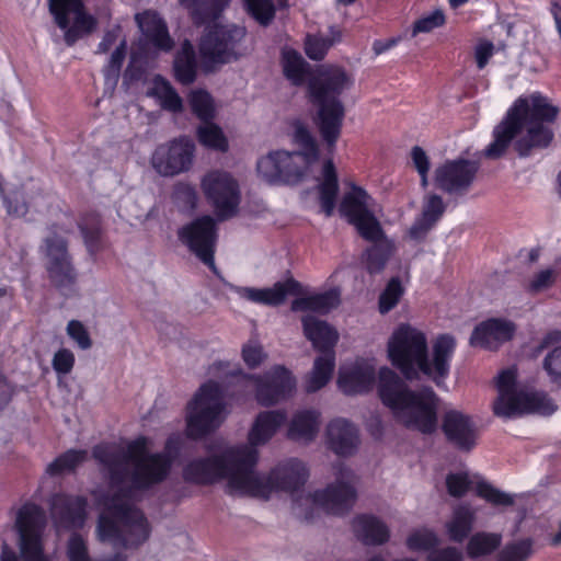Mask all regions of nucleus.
Instances as JSON below:
<instances>
[{"label": "nucleus", "mask_w": 561, "mask_h": 561, "mask_svg": "<svg viewBox=\"0 0 561 561\" xmlns=\"http://www.w3.org/2000/svg\"><path fill=\"white\" fill-rule=\"evenodd\" d=\"M92 454L108 479L98 537L115 548H137L149 538L150 528L144 513L134 505L135 493L162 482L171 460L163 454H149L145 437L129 443L127 448L100 444Z\"/></svg>", "instance_id": "f257e3e1"}, {"label": "nucleus", "mask_w": 561, "mask_h": 561, "mask_svg": "<svg viewBox=\"0 0 561 561\" xmlns=\"http://www.w3.org/2000/svg\"><path fill=\"white\" fill-rule=\"evenodd\" d=\"M279 425V411L260 413L249 433L248 444L225 447L208 444L206 449L210 455L188 461L183 468L184 480L207 485L226 479L231 495L267 499L280 488V477L277 470L268 474L256 471L257 446L265 444Z\"/></svg>", "instance_id": "f03ea898"}, {"label": "nucleus", "mask_w": 561, "mask_h": 561, "mask_svg": "<svg viewBox=\"0 0 561 561\" xmlns=\"http://www.w3.org/2000/svg\"><path fill=\"white\" fill-rule=\"evenodd\" d=\"M558 114L559 108L538 92L518 98L495 126L494 140L485 148L484 157L492 160L501 158L515 138L514 148L519 157H528L534 149L547 148L553 139L549 124Z\"/></svg>", "instance_id": "7ed1b4c3"}, {"label": "nucleus", "mask_w": 561, "mask_h": 561, "mask_svg": "<svg viewBox=\"0 0 561 561\" xmlns=\"http://www.w3.org/2000/svg\"><path fill=\"white\" fill-rule=\"evenodd\" d=\"M455 348V337L440 334L428 353L425 334L410 324L399 325L388 342L391 363L405 379L419 380L422 374L438 387L444 385L449 375V363Z\"/></svg>", "instance_id": "20e7f679"}, {"label": "nucleus", "mask_w": 561, "mask_h": 561, "mask_svg": "<svg viewBox=\"0 0 561 561\" xmlns=\"http://www.w3.org/2000/svg\"><path fill=\"white\" fill-rule=\"evenodd\" d=\"M378 392L383 404L405 427L423 434L436 430L438 397L431 387L410 390L393 370L385 367L379 371Z\"/></svg>", "instance_id": "39448f33"}, {"label": "nucleus", "mask_w": 561, "mask_h": 561, "mask_svg": "<svg viewBox=\"0 0 561 561\" xmlns=\"http://www.w3.org/2000/svg\"><path fill=\"white\" fill-rule=\"evenodd\" d=\"M335 482L322 491L305 494L304 485L309 478L306 463L290 458L283 463V492H289L293 502L301 506V502L312 503L332 515L347 513L356 500L354 488L355 476L342 462L333 466Z\"/></svg>", "instance_id": "423d86ee"}, {"label": "nucleus", "mask_w": 561, "mask_h": 561, "mask_svg": "<svg viewBox=\"0 0 561 561\" xmlns=\"http://www.w3.org/2000/svg\"><path fill=\"white\" fill-rule=\"evenodd\" d=\"M304 332L314 348L323 353L316 358L312 371L306 383L307 392H316L331 379L335 366L333 347L339 340L337 331L327 321L313 316L302 318Z\"/></svg>", "instance_id": "0eeeda50"}, {"label": "nucleus", "mask_w": 561, "mask_h": 561, "mask_svg": "<svg viewBox=\"0 0 561 561\" xmlns=\"http://www.w3.org/2000/svg\"><path fill=\"white\" fill-rule=\"evenodd\" d=\"M515 381L516 373L513 369H505L499 375L496 382L499 396L493 403L495 415L511 419L529 412L550 414L556 410L546 396L517 390Z\"/></svg>", "instance_id": "6e6552de"}, {"label": "nucleus", "mask_w": 561, "mask_h": 561, "mask_svg": "<svg viewBox=\"0 0 561 561\" xmlns=\"http://www.w3.org/2000/svg\"><path fill=\"white\" fill-rule=\"evenodd\" d=\"M225 410L224 392L215 381L204 383L187 404V435L199 438L221 424Z\"/></svg>", "instance_id": "1a4fd4ad"}, {"label": "nucleus", "mask_w": 561, "mask_h": 561, "mask_svg": "<svg viewBox=\"0 0 561 561\" xmlns=\"http://www.w3.org/2000/svg\"><path fill=\"white\" fill-rule=\"evenodd\" d=\"M43 242L47 259L45 267L50 284L62 296H73L77 291L78 273L68 251V241L53 226Z\"/></svg>", "instance_id": "9d476101"}, {"label": "nucleus", "mask_w": 561, "mask_h": 561, "mask_svg": "<svg viewBox=\"0 0 561 561\" xmlns=\"http://www.w3.org/2000/svg\"><path fill=\"white\" fill-rule=\"evenodd\" d=\"M291 140L297 150L286 153L287 160L283 158V183L296 184L301 181L309 167L318 160V145L308 127L300 121L291 123Z\"/></svg>", "instance_id": "9b49d317"}, {"label": "nucleus", "mask_w": 561, "mask_h": 561, "mask_svg": "<svg viewBox=\"0 0 561 561\" xmlns=\"http://www.w3.org/2000/svg\"><path fill=\"white\" fill-rule=\"evenodd\" d=\"M245 36V28L238 25H215L203 35L199 51L211 64H228L240 56L238 50Z\"/></svg>", "instance_id": "f8f14e48"}, {"label": "nucleus", "mask_w": 561, "mask_h": 561, "mask_svg": "<svg viewBox=\"0 0 561 561\" xmlns=\"http://www.w3.org/2000/svg\"><path fill=\"white\" fill-rule=\"evenodd\" d=\"M46 526L45 512L35 504L21 507L16 518L20 553L23 561H47L42 535Z\"/></svg>", "instance_id": "ddd939ff"}, {"label": "nucleus", "mask_w": 561, "mask_h": 561, "mask_svg": "<svg viewBox=\"0 0 561 561\" xmlns=\"http://www.w3.org/2000/svg\"><path fill=\"white\" fill-rule=\"evenodd\" d=\"M202 188L219 220L229 219L237 214L240 191L237 181L229 173L209 172L202 181Z\"/></svg>", "instance_id": "4468645a"}, {"label": "nucleus", "mask_w": 561, "mask_h": 561, "mask_svg": "<svg viewBox=\"0 0 561 561\" xmlns=\"http://www.w3.org/2000/svg\"><path fill=\"white\" fill-rule=\"evenodd\" d=\"M179 239L211 271H216L214 253L217 243L216 221L203 216L179 230Z\"/></svg>", "instance_id": "2eb2a0df"}, {"label": "nucleus", "mask_w": 561, "mask_h": 561, "mask_svg": "<svg viewBox=\"0 0 561 561\" xmlns=\"http://www.w3.org/2000/svg\"><path fill=\"white\" fill-rule=\"evenodd\" d=\"M353 85V77L335 65L320 66L309 81L308 91L313 104H329Z\"/></svg>", "instance_id": "dca6fc26"}, {"label": "nucleus", "mask_w": 561, "mask_h": 561, "mask_svg": "<svg viewBox=\"0 0 561 561\" xmlns=\"http://www.w3.org/2000/svg\"><path fill=\"white\" fill-rule=\"evenodd\" d=\"M194 150V142L185 137L160 145L151 157L152 168L162 176L180 174L190 169Z\"/></svg>", "instance_id": "f3484780"}, {"label": "nucleus", "mask_w": 561, "mask_h": 561, "mask_svg": "<svg viewBox=\"0 0 561 561\" xmlns=\"http://www.w3.org/2000/svg\"><path fill=\"white\" fill-rule=\"evenodd\" d=\"M480 164L477 161L456 159L446 161L435 170V183L449 194H465L473 183Z\"/></svg>", "instance_id": "a211bd4d"}, {"label": "nucleus", "mask_w": 561, "mask_h": 561, "mask_svg": "<svg viewBox=\"0 0 561 561\" xmlns=\"http://www.w3.org/2000/svg\"><path fill=\"white\" fill-rule=\"evenodd\" d=\"M442 430L447 440L461 451H470L477 444V425L470 415L461 411H446L442 420Z\"/></svg>", "instance_id": "6ab92c4d"}, {"label": "nucleus", "mask_w": 561, "mask_h": 561, "mask_svg": "<svg viewBox=\"0 0 561 561\" xmlns=\"http://www.w3.org/2000/svg\"><path fill=\"white\" fill-rule=\"evenodd\" d=\"M87 501L81 496L55 494L50 500V514L57 528L71 529L83 525Z\"/></svg>", "instance_id": "aec40b11"}, {"label": "nucleus", "mask_w": 561, "mask_h": 561, "mask_svg": "<svg viewBox=\"0 0 561 561\" xmlns=\"http://www.w3.org/2000/svg\"><path fill=\"white\" fill-rule=\"evenodd\" d=\"M516 327L513 322L503 319H489L477 325L470 336V345L485 350H497L503 343L510 341Z\"/></svg>", "instance_id": "412c9836"}, {"label": "nucleus", "mask_w": 561, "mask_h": 561, "mask_svg": "<svg viewBox=\"0 0 561 561\" xmlns=\"http://www.w3.org/2000/svg\"><path fill=\"white\" fill-rule=\"evenodd\" d=\"M317 105L319 107L317 121L318 130L329 152L332 153L341 136L345 108L341 100H334L329 104Z\"/></svg>", "instance_id": "4be33fe9"}, {"label": "nucleus", "mask_w": 561, "mask_h": 561, "mask_svg": "<svg viewBox=\"0 0 561 561\" xmlns=\"http://www.w3.org/2000/svg\"><path fill=\"white\" fill-rule=\"evenodd\" d=\"M329 448L339 456L353 455L359 444L357 428L345 419L332 420L325 431Z\"/></svg>", "instance_id": "5701e85b"}, {"label": "nucleus", "mask_w": 561, "mask_h": 561, "mask_svg": "<svg viewBox=\"0 0 561 561\" xmlns=\"http://www.w3.org/2000/svg\"><path fill=\"white\" fill-rule=\"evenodd\" d=\"M374 383L375 369L368 365H355L340 370L337 385L347 396L368 392Z\"/></svg>", "instance_id": "b1692460"}, {"label": "nucleus", "mask_w": 561, "mask_h": 561, "mask_svg": "<svg viewBox=\"0 0 561 561\" xmlns=\"http://www.w3.org/2000/svg\"><path fill=\"white\" fill-rule=\"evenodd\" d=\"M320 426V414L316 410H302L294 414L287 437L298 444L307 445L314 440Z\"/></svg>", "instance_id": "393cba45"}, {"label": "nucleus", "mask_w": 561, "mask_h": 561, "mask_svg": "<svg viewBox=\"0 0 561 561\" xmlns=\"http://www.w3.org/2000/svg\"><path fill=\"white\" fill-rule=\"evenodd\" d=\"M231 0H179L196 26L217 21Z\"/></svg>", "instance_id": "a878e982"}, {"label": "nucleus", "mask_w": 561, "mask_h": 561, "mask_svg": "<svg viewBox=\"0 0 561 561\" xmlns=\"http://www.w3.org/2000/svg\"><path fill=\"white\" fill-rule=\"evenodd\" d=\"M242 378L253 385L257 401L262 405H272L280 398V366L273 367L263 377L242 375Z\"/></svg>", "instance_id": "bb28decb"}, {"label": "nucleus", "mask_w": 561, "mask_h": 561, "mask_svg": "<svg viewBox=\"0 0 561 561\" xmlns=\"http://www.w3.org/2000/svg\"><path fill=\"white\" fill-rule=\"evenodd\" d=\"M373 197L360 186L353 185L352 191L343 196L340 213L352 224L373 214Z\"/></svg>", "instance_id": "cd10ccee"}, {"label": "nucleus", "mask_w": 561, "mask_h": 561, "mask_svg": "<svg viewBox=\"0 0 561 561\" xmlns=\"http://www.w3.org/2000/svg\"><path fill=\"white\" fill-rule=\"evenodd\" d=\"M318 192L321 209L327 217H330L334 211L339 193L337 174L331 159L323 164L322 181L318 185Z\"/></svg>", "instance_id": "c85d7f7f"}, {"label": "nucleus", "mask_w": 561, "mask_h": 561, "mask_svg": "<svg viewBox=\"0 0 561 561\" xmlns=\"http://www.w3.org/2000/svg\"><path fill=\"white\" fill-rule=\"evenodd\" d=\"M354 531L366 545H381L389 539L388 527L374 516L363 515L353 523Z\"/></svg>", "instance_id": "c756f323"}, {"label": "nucleus", "mask_w": 561, "mask_h": 561, "mask_svg": "<svg viewBox=\"0 0 561 561\" xmlns=\"http://www.w3.org/2000/svg\"><path fill=\"white\" fill-rule=\"evenodd\" d=\"M342 38L341 31L334 26L329 28V34H307L304 42L306 55L314 61L323 60L328 51Z\"/></svg>", "instance_id": "7c9ffc66"}, {"label": "nucleus", "mask_w": 561, "mask_h": 561, "mask_svg": "<svg viewBox=\"0 0 561 561\" xmlns=\"http://www.w3.org/2000/svg\"><path fill=\"white\" fill-rule=\"evenodd\" d=\"M340 305V291L331 289L321 294L298 297L291 302L293 311L328 313Z\"/></svg>", "instance_id": "2f4dec72"}, {"label": "nucleus", "mask_w": 561, "mask_h": 561, "mask_svg": "<svg viewBox=\"0 0 561 561\" xmlns=\"http://www.w3.org/2000/svg\"><path fill=\"white\" fill-rule=\"evenodd\" d=\"M394 250L396 245L388 237L373 242L363 253V262L368 273H380L394 253Z\"/></svg>", "instance_id": "473e14b6"}, {"label": "nucleus", "mask_w": 561, "mask_h": 561, "mask_svg": "<svg viewBox=\"0 0 561 561\" xmlns=\"http://www.w3.org/2000/svg\"><path fill=\"white\" fill-rule=\"evenodd\" d=\"M139 27L146 37L159 49L170 50L173 42L169 35L165 23L157 15L136 16Z\"/></svg>", "instance_id": "72a5a7b5"}, {"label": "nucleus", "mask_w": 561, "mask_h": 561, "mask_svg": "<svg viewBox=\"0 0 561 561\" xmlns=\"http://www.w3.org/2000/svg\"><path fill=\"white\" fill-rule=\"evenodd\" d=\"M173 68L176 80L182 84H191L196 79L195 50L188 41L183 43L181 50L176 54Z\"/></svg>", "instance_id": "f704fd0d"}, {"label": "nucleus", "mask_w": 561, "mask_h": 561, "mask_svg": "<svg viewBox=\"0 0 561 561\" xmlns=\"http://www.w3.org/2000/svg\"><path fill=\"white\" fill-rule=\"evenodd\" d=\"M73 23H70V16H67V26L64 31V39L68 46L75 45L84 34H90L96 26V20L84 11V5L72 12Z\"/></svg>", "instance_id": "c9c22d12"}, {"label": "nucleus", "mask_w": 561, "mask_h": 561, "mask_svg": "<svg viewBox=\"0 0 561 561\" xmlns=\"http://www.w3.org/2000/svg\"><path fill=\"white\" fill-rule=\"evenodd\" d=\"M310 65L296 50L283 49V73L295 87H300L306 82Z\"/></svg>", "instance_id": "e433bc0d"}, {"label": "nucleus", "mask_w": 561, "mask_h": 561, "mask_svg": "<svg viewBox=\"0 0 561 561\" xmlns=\"http://www.w3.org/2000/svg\"><path fill=\"white\" fill-rule=\"evenodd\" d=\"M232 290L245 300L264 306H277L280 304V282H276L271 288H255L232 286Z\"/></svg>", "instance_id": "4c0bfd02"}, {"label": "nucleus", "mask_w": 561, "mask_h": 561, "mask_svg": "<svg viewBox=\"0 0 561 561\" xmlns=\"http://www.w3.org/2000/svg\"><path fill=\"white\" fill-rule=\"evenodd\" d=\"M474 522V512L467 505H459L454 510L453 517L447 524L451 540L460 542L471 531Z\"/></svg>", "instance_id": "58836bf2"}, {"label": "nucleus", "mask_w": 561, "mask_h": 561, "mask_svg": "<svg viewBox=\"0 0 561 561\" xmlns=\"http://www.w3.org/2000/svg\"><path fill=\"white\" fill-rule=\"evenodd\" d=\"M84 244L90 254H95L103 247L101 219L96 214H90L82 218L79 224Z\"/></svg>", "instance_id": "ea45409f"}, {"label": "nucleus", "mask_w": 561, "mask_h": 561, "mask_svg": "<svg viewBox=\"0 0 561 561\" xmlns=\"http://www.w3.org/2000/svg\"><path fill=\"white\" fill-rule=\"evenodd\" d=\"M150 94L159 99L161 106L164 110L170 112H181L183 108L182 99L170 82L161 76L154 77Z\"/></svg>", "instance_id": "a19ab883"}, {"label": "nucleus", "mask_w": 561, "mask_h": 561, "mask_svg": "<svg viewBox=\"0 0 561 561\" xmlns=\"http://www.w3.org/2000/svg\"><path fill=\"white\" fill-rule=\"evenodd\" d=\"M502 542V536L495 533H477L474 534L468 545L467 552L471 558L486 556L495 551Z\"/></svg>", "instance_id": "79ce46f5"}, {"label": "nucleus", "mask_w": 561, "mask_h": 561, "mask_svg": "<svg viewBox=\"0 0 561 561\" xmlns=\"http://www.w3.org/2000/svg\"><path fill=\"white\" fill-rule=\"evenodd\" d=\"M87 456L85 450H67L47 466L46 472L50 476L71 472L87 459Z\"/></svg>", "instance_id": "37998d69"}, {"label": "nucleus", "mask_w": 561, "mask_h": 561, "mask_svg": "<svg viewBox=\"0 0 561 561\" xmlns=\"http://www.w3.org/2000/svg\"><path fill=\"white\" fill-rule=\"evenodd\" d=\"M257 175L267 184L275 185L280 181V151L275 150L262 157L256 163Z\"/></svg>", "instance_id": "c03bdc74"}, {"label": "nucleus", "mask_w": 561, "mask_h": 561, "mask_svg": "<svg viewBox=\"0 0 561 561\" xmlns=\"http://www.w3.org/2000/svg\"><path fill=\"white\" fill-rule=\"evenodd\" d=\"M534 540L524 538L508 542L497 553L496 561H527L533 554Z\"/></svg>", "instance_id": "a18cd8bd"}, {"label": "nucleus", "mask_w": 561, "mask_h": 561, "mask_svg": "<svg viewBox=\"0 0 561 561\" xmlns=\"http://www.w3.org/2000/svg\"><path fill=\"white\" fill-rule=\"evenodd\" d=\"M197 137L199 142L205 147L213 148L219 151H226L228 149V141L221 128L216 124L211 123V121L203 123L198 127Z\"/></svg>", "instance_id": "49530a36"}, {"label": "nucleus", "mask_w": 561, "mask_h": 561, "mask_svg": "<svg viewBox=\"0 0 561 561\" xmlns=\"http://www.w3.org/2000/svg\"><path fill=\"white\" fill-rule=\"evenodd\" d=\"M48 11L59 28L67 26V16L83 7L82 0H47Z\"/></svg>", "instance_id": "de8ad7c7"}, {"label": "nucleus", "mask_w": 561, "mask_h": 561, "mask_svg": "<svg viewBox=\"0 0 561 561\" xmlns=\"http://www.w3.org/2000/svg\"><path fill=\"white\" fill-rule=\"evenodd\" d=\"M192 112L203 122L211 121L215 115V108L210 94L203 90L192 92L190 98Z\"/></svg>", "instance_id": "09e8293b"}, {"label": "nucleus", "mask_w": 561, "mask_h": 561, "mask_svg": "<svg viewBox=\"0 0 561 561\" xmlns=\"http://www.w3.org/2000/svg\"><path fill=\"white\" fill-rule=\"evenodd\" d=\"M351 225H353L356 228L358 234L363 239L370 243L387 237L379 220L377 219L374 213L363 218H359L358 220L352 222Z\"/></svg>", "instance_id": "8fccbe9b"}, {"label": "nucleus", "mask_w": 561, "mask_h": 561, "mask_svg": "<svg viewBox=\"0 0 561 561\" xmlns=\"http://www.w3.org/2000/svg\"><path fill=\"white\" fill-rule=\"evenodd\" d=\"M247 12L261 25H268L275 16L272 0H243Z\"/></svg>", "instance_id": "3c124183"}, {"label": "nucleus", "mask_w": 561, "mask_h": 561, "mask_svg": "<svg viewBox=\"0 0 561 561\" xmlns=\"http://www.w3.org/2000/svg\"><path fill=\"white\" fill-rule=\"evenodd\" d=\"M477 494L493 506L507 507L515 504V496L513 494L503 492L486 482L478 483Z\"/></svg>", "instance_id": "603ef678"}, {"label": "nucleus", "mask_w": 561, "mask_h": 561, "mask_svg": "<svg viewBox=\"0 0 561 561\" xmlns=\"http://www.w3.org/2000/svg\"><path fill=\"white\" fill-rule=\"evenodd\" d=\"M126 57V42L123 41L112 53L108 64L103 69L106 84H117L121 69Z\"/></svg>", "instance_id": "864d4df0"}, {"label": "nucleus", "mask_w": 561, "mask_h": 561, "mask_svg": "<svg viewBox=\"0 0 561 561\" xmlns=\"http://www.w3.org/2000/svg\"><path fill=\"white\" fill-rule=\"evenodd\" d=\"M446 205L443 198L437 194H430L424 197L421 217L436 225L443 217Z\"/></svg>", "instance_id": "5fc2aeb1"}, {"label": "nucleus", "mask_w": 561, "mask_h": 561, "mask_svg": "<svg viewBox=\"0 0 561 561\" xmlns=\"http://www.w3.org/2000/svg\"><path fill=\"white\" fill-rule=\"evenodd\" d=\"M403 294L402 285L399 278L393 277L388 283L386 289L379 297V310L381 313L389 312L398 304L401 295Z\"/></svg>", "instance_id": "6e6d98bb"}, {"label": "nucleus", "mask_w": 561, "mask_h": 561, "mask_svg": "<svg viewBox=\"0 0 561 561\" xmlns=\"http://www.w3.org/2000/svg\"><path fill=\"white\" fill-rule=\"evenodd\" d=\"M445 15L443 11L436 10L431 14L416 20L413 24L411 35L415 37L419 33H430L433 30L443 26Z\"/></svg>", "instance_id": "4d7b16f0"}, {"label": "nucleus", "mask_w": 561, "mask_h": 561, "mask_svg": "<svg viewBox=\"0 0 561 561\" xmlns=\"http://www.w3.org/2000/svg\"><path fill=\"white\" fill-rule=\"evenodd\" d=\"M436 542V536L427 529L416 530L407 539V545L411 550H428L434 547Z\"/></svg>", "instance_id": "13d9d810"}, {"label": "nucleus", "mask_w": 561, "mask_h": 561, "mask_svg": "<svg viewBox=\"0 0 561 561\" xmlns=\"http://www.w3.org/2000/svg\"><path fill=\"white\" fill-rule=\"evenodd\" d=\"M543 369L553 382L561 383V346L547 354L543 359Z\"/></svg>", "instance_id": "bf43d9fd"}, {"label": "nucleus", "mask_w": 561, "mask_h": 561, "mask_svg": "<svg viewBox=\"0 0 561 561\" xmlns=\"http://www.w3.org/2000/svg\"><path fill=\"white\" fill-rule=\"evenodd\" d=\"M68 558L70 561H91L84 539L72 534L68 541Z\"/></svg>", "instance_id": "052dcab7"}, {"label": "nucleus", "mask_w": 561, "mask_h": 561, "mask_svg": "<svg viewBox=\"0 0 561 561\" xmlns=\"http://www.w3.org/2000/svg\"><path fill=\"white\" fill-rule=\"evenodd\" d=\"M470 481L466 473H450L446 478L448 493L454 497H461L466 494Z\"/></svg>", "instance_id": "680f3d73"}, {"label": "nucleus", "mask_w": 561, "mask_h": 561, "mask_svg": "<svg viewBox=\"0 0 561 561\" xmlns=\"http://www.w3.org/2000/svg\"><path fill=\"white\" fill-rule=\"evenodd\" d=\"M67 333L73 341L77 342L80 348L88 350L92 346L90 335L80 321H69L67 324Z\"/></svg>", "instance_id": "e2e57ef3"}, {"label": "nucleus", "mask_w": 561, "mask_h": 561, "mask_svg": "<svg viewBox=\"0 0 561 561\" xmlns=\"http://www.w3.org/2000/svg\"><path fill=\"white\" fill-rule=\"evenodd\" d=\"M51 364L57 374L67 375L73 368L75 355L70 350L61 348L55 353Z\"/></svg>", "instance_id": "0e129e2a"}, {"label": "nucleus", "mask_w": 561, "mask_h": 561, "mask_svg": "<svg viewBox=\"0 0 561 561\" xmlns=\"http://www.w3.org/2000/svg\"><path fill=\"white\" fill-rule=\"evenodd\" d=\"M242 357L250 368L257 367L265 358L263 347L254 342H250L242 347Z\"/></svg>", "instance_id": "69168bd1"}, {"label": "nucleus", "mask_w": 561, "mask_h": 561, "mask_svg": "<svg viewBox=\"0 0 561 561\" xmlns=\"http://www.w3.org/2000/svg\"><path fill=\"white\" fill-rule=\"evenodd\" d=\"M434 226L435 225L433 222L419 216L413 225L409 228L408 237L413 241H422L426 238L427 233L434 228Z\"/></svg>", "instance_id": "338daca9"}, {"label": "nucleus", "mask_w": 561, "mask_h": 561, "mask_svg": "<svg viewBox=\"0 0 561 561\" xmlns=\"http://www.w3.org/2000/svg\"><path fill=\"white\" fill-rule=\"evenodd\" d=\"M428 561H462V554L457 548L448 547L432 551Z\"/></svg>", "instance_id": "774afa93"}]
</instances>
